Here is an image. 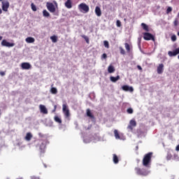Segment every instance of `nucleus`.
Returning <instances> with one entry per match:
<instances>
[{
	"label": "nucleus",
	"mask_w": 179,
	"mask_h": 179,
	"mask_svg": "<svg viewBox=\"0 0 179 179\" xmlns=\"http://www.w3.org/2000/svg\"><path fill=\"white\" fill-rule=\"evenodd\" d=\"M1 45L2 47H8V48H10V47H15V43H9L8 42V41H6V39L3 40L1 41Z\"/></svg>",
	"instance_id": "8"
},
{
	"label": "nucleus",
	"mask_w": 179,
	"mask_h": 179,
	"mask_svg": "<svg viewBox=\"0 0 179 179\" xmlns=\"http://www.w3.org/2000/svg\"><path fill=\"white\" fill-rule=\"evenodd\" d=\"M173 11V8L171 7H168L166 9V15H169V13H170V12Z\"/></svg>",
	"instance_id": "35"
},
{
	"label": "nucleus",
	"mask_w": 179,
	"mask_h": 179,
	"mask_svg": "<svg viewBox=\"0 0 179 179\" xmlns=\"http://www.w3.org/2000/svg\"><path fill=\"white\" fill-rule=\"evenodd\" d=\"M171 157H173V155H171L170 153H168L166 156L167 160H171Z\"/></svg>",
	"instance_id": "39"
},
{
	"label": "nucleus",
	"mask_w": 179,
	"mask_h": 179,
	"mask_svg": "<svg viewBox=\"0 0 179 179\" xmlns=\"http://www.w3.org/2000/svg\"><path fill=\"white\" fill-rule=\"evenodd\" d=\"M2 1H3V0H0V2H2Z\"/></svg>",
	"instance_id": "52"
},
{
	"label": "nucleus",
	"mask_w": 179,
	"mask_h": 179,
	"mask_svg": "<svg viewBox=\"0 0 179 179\" xmlns=\"http://www.w3.org/2000/svg\"><path fill=\"white\" fill-rule=\"evenodd\" d=\"M78 9L83 13H87V12L90 10L89 6L85 3H81L80 5H78Z\"/></svg>",
	"instance_id": "3"
},
{
	"label": "nucleus",
	"mask_w": 179,
	"mask_h": 179,
	"mask_svg": "<svg viewBox=\"0 0 179 179\" xmlns=\"http://www.w3.org/2000/svg\"><path fill=\"white\" fill-rule=\"evenodd\" d=\"M120 54H122V55H125V50H124L122 47H120Z\"/></svg>",
	"instance_id": "36"
},
{
	"label": "nucleus",
	"mask_w": 179,
	"mask_h": 179,
	"mask_svg": "<svg viewBox=\"0 0 179 179\" xmlns=\"http://www.w3.org/2000/svg\"><path fill=\"white\" fill-rule=\"evenodd\" d=\"M95 15H96L98 17H100V16H101V8H100L99 6L95 7Z\"/></svg>",
	"instance_id": "15"
},
{
	"label": "nucleus",
	"mask_w": 179,
	"mask_h": 179,
	"mask_svg": "<svg viewBox=\"0 0 179 179\" xmlns=\"http://www.w3.org/2000/svg\"><path fill=\"white\" fill-rule=\"evenodd\" d=\"M39 108H40V111H41V113H42V114H48V110H47V108H45V106L40 105Z\"/></svg>",
	"instance_id": "13"
},
{
	"label": "nucleus",
	"mask_w": 179,
	"mask_h": 179,
	"mask_svg": "<svg viewBox=\"0 0 179 179\" xmlns=\"http://www.w3.org/2000/svg\"><path fill=\"white\" fill-rule=\"evenodd\" d=\"M108 73H114L115 72V68L112 64L109 65L108 67Z\"/></svg>",
	"instance_id": "18"
},
{
	"label": "nucleus",
	"mask_w": 179,
	"mask_h": 179,
	"mask_svg": "<svg viewBox=\"0 0 179 179\" xmlns=\"http://www.w3.org/2000/svg\"><path fill=\"white\" fill-rule=\"evenodd\" d=\"M1 76H5V71H0Z\"/></svg>",
	"instance_id": "43"
},
{
	"label": "nucleus",
	"mask_w": 179,
	"mask_h": 179,
	"mask_svg": "<svg viewBox=\"0 0 179 179\" xmlns=\"http://www.w3.org/2000/svg\"><path fill=\"white\" fill-rule=\"evenodd\" d=\"M50 93H52V94H57V93H58V90H57L56 87H52L50 89Z\"/></svg>",
	"instance_id": "27"
},
{
	"label": "nucleus",
	"mask_w": 179,
	"mask_h": 179,
	"mask_svg": "<svg viewBox=\"0 0 179 179\" xmlns=\"http://www.w3.org/2000/svg\"><path fill=\"white\" fill-rule=\"evenodd\" d=\"M103 45L106 48H110V43L107 41H103Z\"/></svg>",
	"instance_id": "33"
},
{
	"label": "nucleus",
	"mask_w": 179,
	"mask_h": 179,
	"mask_svg": "<svg viewBox=\"0 0 179 179\" xmlns=\"http://www.w3.org/2000/svg\"><path fill=\"white\" fill-rule=\"evenodd\" d=\"M178 59H179V55L178 56Z\"/></svg>",
	"instance_id": "53"
},
{
	"label": "nucleus",
	"mask_w": 179,
	"mask_h": 179,
	"mask_svg": "<svg viewBox=\"0 0 179 179\" xmlns=\"http://www.w3.org/2000/svg\"><path fill=\"white\" fill-rule=\"evenodd\" d=\"M101 59H107V54L103 53V54L101 55Z\"/></svg>",
	"instance_id": "40"
},
{
	"label": "nucleus",
	"mask_w": 179,
	"mask_h": 179,
	"mask_svg": "<svg viewBox=\"0 0 179 179\" xmlns=\"http://www.w3.org/2000/svg\"><path fill=\"white\" fill-rule=\"evenodd\" d=\"M50 40L53 42V43H57V41H58V36L54 35L50 36Z\"/></svg>",
	"instance_id": "23"
},
{
	"label": "nucleus",
	"mask_w": 179,
	"mask_h": 179,
	"mask_svg": "<svg viewBox=\"0 0 179 179\" xmlns=\"http://www.w3.org/2000/svg\"><path fill=\"white\" fill-rule=\"evenodd\" d=\"M57 111V105L54 106V109L52 110V113H55Z\"/></svg>",
	"instance_id": "42"
},
{
	"label": "nucleus",
	"mask_w": 179,
	"mask_h": 179,
	"mask_svg": "<svg viewBox=\"0 0 179 179\" xmlns=\"http://www.w3.org/2000/svg\"><path fill=\"white\" fill-rule=\"evenodd\" d=\"M135 127H136V121H135V120L134 119L131 120L129 122V124L127 127L128 129H130L131 131H132V129H134Z\"/></svg>",
	"instance_id": "9"
},
{
	"label": "nucleus",
	"mask_w": 179,
	"mask_h": 179,
	"mask_svg": "<svg viewBox=\"0 0 179 179\" xmlns=\"http://www.w3.org/2000/svg\"><path fill=\"white\" fill-rule=\"evenodd\" d=\"M43 15L44 17H49L50 13H48V11H47V10H43Z\"/></svg>",
	"instance_id": "29"
},
{
	"label": "nucleus",
	"mask_w": 179,
	"mask_h": 179,
	"mask_svg": "<svg viewBox=\"0 0 179 179\" xmlns=\"http://www.w3.org/2000/svg\"><path fill=\"white\" fill-rule=\"evenodd\" d=\"M31 8L34 12L37 11V7H36V5H34V3H31Z\"/></svg>",
	"instance_id": "31"
},
{
	"label": "nucleus",
	"mask_w": 179,
	"mask_h": 179,
	"mask_svg": "<svg viewBox=\"0 0 179 179\" xmlns=\"http://www.w3.org/2000/svg\"><path fill=\"white\" fill-rule=\"evenodd\" d=\"M152 156H153V152H148L144 155L143 159V166H144V167H150Z\"/></svg>",
	"instance_id": "1"
},
{
	"label": "nucleus",
	"mask_w": 179,
	"mask_h": 179,
	"mask_svg": "<svg viewBox=\"0 0 179 179\" xmlns=\"http://www.w3.org/2000/svg\"><path fill=\"white\" fill-rule=\"evenodd\" d=\"M1 40H2V36H0V41H1Z\"/></svg>",
	"instance_id": "50"
},
{
	"label": "nucleus",
	"mask_w": 179,
	"mask_h": 179,
	"mask_svg": "<svg viewBox=\"0 0 179 179\" xmlns=\"http://www.w3.org/2000/svg\"><path fill=\"white\" fill-rule=\"evenodd\" d=\"M64 5L67 9H71L72 8V1L71 0H67Z\"/></svg>",
	"instance_id": "19"
},
{
	"label": "nucleus",
	"mask_w": 179,
	"mask_h": 179,
	"mask_svg": "<svg viewBox=\"0 0 179 179\" xmlns=\"http://www.w3.org/2000/svg\"><path fill=\"white\" fill-rule=\"evenodd\" d=\"M113 163L115 164H118L120 160L118 159V156H117V155L113 154Z\"/></svg>",
	"instance_id": "22"
},
{
	"label": "nucleus",
	"mask_w": 179,
	"mask_h": 179,
	"mask_svg": "<svg viewBox=\"0 0 179 179\" xmlns=\"http://www.w3.org/2000/svg\"><path fill=\"white\" fill-rule=\"evenodd\" d=\"M179 24V19L178 17L175 18V20L173 21V26L175 27H177V26Z\"/></svg>",
	"instance_id": "30"
},
{
	"label": "nucleus",
	"mask_w": 179,
	"mask_h": 179,
	"mask_svg": "<svg viewBox=\"0 0 179 179\" xmlns=\"http://www.w3.org/2000/svg\"><path fill=\"white\" fill-rule=\"evenodd\" d=\"M81 37L85 40L87 44H89V37L86 36V35H82Z\"/></svg>",
	"instance_id": "32"
},
{
	"label": "nucleus",
	"mask_w": 179,
	"mask_h": 179,
	"mask_svg": "<svg viewBox=\"0 0 179 179\" xmlns=\"http://www.w3.org/2000/svg\"><path fill=\"white\" fill-rule=\"evenodd\" d=\"M1 4L2 10H3V12H8V9H9L10 6L9 1L8 0L2 1Z\"/></svg>",
	"instance_id": "5"
},
{
	"label": "nucleus",
	"mask_w": 179,
	"mask_h": 179,
	"mask_svg": "<svg viewBox=\"0 0 179 179\" xmlns=\"http://www.w3.org/2000/svg\"><path fill=\"white\" fill-rule=\"evenodd\" d=\"M25 41H26V43H28L29 44H31V43H34V41H36V39L33 37L29 36L25 39Z\"/></svg>",
	"instance_id": "17"
},
{
	"label": "nucleus",
	"mask_w": 179,
	"mask_h": 179,
	"mask_svg": "<svg viewBox=\"0 0 179 179\" xmlns=\"http://www.w3.org/2000/svg\"><path fill=\"white\" fill-rule=\"evenodd\" d=\"M31 138H33V134H31V133L30 132L27 133L25 136V141H27L29 142L31 141Z\"/></svg>",
	"instance_id": "21"
},
{
	"label": "nucleus",
	"mask_w": 179,
	"mask_h": 179,
	"mask_svg": "<svg viewBox=\"0 0 179 179\" xmlns=\"http://www.w3.org/2000/svg\"><path fill=\"white\" fill-rule=\"evenodd\" d=\"M141 26H142L143 30H145V31H149V27L146 24L142 23Z\"/></svg>",
	"instance_id": "25"
},
{
	"label": "nucleus",
	"mask_w": 179,
	"mask_h": 179,
	"mask_svg": "<svg viewBox=\"0 0 179 179\" xmlns=\"http://www.w3.org/2000/svg\"><path fill=\"white\" fill-rule=\"evenodd\" d=\"M56 8H58V3H57V1H53Z\"/></svg>",
	"instance_id": "46"
},
{
	"label": "nucleus",
	"mask_w": 179,
	"mask_h": 179,
	"mask_svg": "<svg viewBox=\"0 0 179 179\" xmlns=\"http://www.w3.org/2000/svg\"><path fill=\"white\" fill-rule=\"evenodd\" d=\"M54 120L55 122H58V124H62V120H61V118H59V117L56 115L55 116Z\"/></svg>",
	"instance_id": "24"
},
{
	"label": "nucleus",
	"mask_w": 179,
	"mask_h": 179,
	"mask_svg": "<svg viewBox=\"0 0 179 179\" xmlns=\"http://www.w3.org/2000/svg\"><path fill=\"white\" fill-rule=\"evenodd\" d=\"M21 68L26 70L31 69V64L29 62H23L21 64Z\"/></svg>",
	"instance_id": "10"
},
{
	"label": "nucleus",
	"mask_w": 179,
	"mask_h": 179,
	"mask_svg": "<svg viewBox=\"0 0 179 179\" xmlns=\"http://www.w3.org/2000/svg\"><path fill=\"white\" fill-rule=\"evenodd\" d=\"M127 113L128 114H134V109H132V108H129L127 110Z\"/></svg>",
	"instance_id": "34"
},
{
	"label": "nucleus",
	"mask_w": 179,
	"mask_h": 179,
	"mask_svg": "<svg viewBox=\"0 0 179 179\" xmlns=\"http://www.w3.org/2000/svg\"><path fill=\"white\" fill-rule=\"evenodd\" d=\"M171 41H177V36L176 35H173L171 37Z\"/></svg>",
	"instance_id": "38"
},
{
	"label": "nucleus",
	"mask_w": 179,
	"mask_h": 179,
	"mask_svg": "<svg viewBox=\"0 0 179 179\" xmlns=\"http://www.w3.org/2000/svg\"><path fill=\"white\" fill-rule=\"evenodd\" d=\"M124 47H125L127 52H131V46L129 45V44H128V43H124Z\"/></svg>",
	"instance_id": "26"
},
{
	"label": "nucleus",
	"mask_w": 179,
	"mask_h": 179,
	"mask_svg": "<svg viewBox=\"0 0 179 179\" xmlns=\"http://www.w3.org/2000/svg\"><path fill=\"white\" fill-rule=\"evenodd\" d=\"M135 171L138 176H143L144 177L149 174V171L148 170L145 169H141L139 167H136Z\"/></svg>",
	"instance_id": "2"
},
{
	"label": "nucleus",
	"mask_w": 179,
	"mask_h": 179,
	"mask_svg": "<svg viewBox=\"0 0 179 179\" xmlns=\"http://www.w3.org/2000/svg\"><path fill=\"white\" fill-rule=\"evenodd\" d=\"M44 149H45L44 145H43V147L41 145L40 147L41 153H44Z\"/></svg>",
	"instance_id": "41"
},
{
	"label": "nucleus",
	"mask_w": 179,
	"mask_h": 179,
	"mask_svg": "<svg viewBox=\"0 0 179 179\" xmlns=\"http://www.w3.org/2000/svg\"><path fill=\"white\" fill-rule=\"evenodd\" d=\"M38 136H40V138H43V136H44V135H43V134H41V133H39Z\"/></svg>",
	"instance_id": "45"
},
{
	"label": "nucleus",
	"mask_w": 179,
	"mask_h": 179,
	"mask_svg": "<svg viewBox=\"0 0 179 179\" xmlns=\"http://www.w3.org/2000/svg\"><path fill=\"white\" fill-rule=\"evenodd\" d=\"M178 54H179V48H176L173 51H169L168 52V55L169 57H176V55H178Z\"/></svg>",
	"instance_id": "11"
},
{
	"label": "nucleus",
	"mask_w": 179,
	"mask_h": 179,
	"mask_svg": "<svg viewBox=\"0 0 179 179\" xmlns=\"http://www.w3.org/2000/svg\"><path fill=\"white\" fill-rule=\"evenodd\" d=\"M0 115H1V109H0Z\"/></svg>",
	"instance_id": "54"
},
{
	"label": "nucleus",
	"mask_w": 179,
	"mask_h": 179,
	"mask_svg": "<svg viewBox=\"0 0 179 179\" xmlns=\"http://www.w3.org/2000/svg\"><path fill=\"white\" fill-rule=\"evenodd\" d=\"M143 38L146 41H149L152 40V41H155V36H153L152 34L148 33V32H145L143 33Z\"/></svg>",
	"instance_id": "4"
},
{
	"label": "nucleus",
	"mask_w": 179,
	"mask_h": 179,
	"mask_svg": "<svg viewBox=\"0 0 179 179\" xmlns=\"http://www.w3.org/2000/svg\"><path fill=\"white\" fill-rule=\"evenodd\" d=\"M137 68L139 71H142V67L141 66H137Z\"/></svg>",
	"instance_id": "44"
},
{
	"label": "nucleus",
	"mask_w": 179,
	"mask_h": 179,
	"mask_svg": "<svg viewBox=\"0 0 179 179\" xmlns=\"http://www.w3.org/2000/svg\"><path fill=\"white\" fill-rule=\"evenodd\" d=\"M176 150L179 151V144L176 146Z\"/></svg>",
	"instance_id": "47"
},
{
	"label": "nucleus",
	"mask_w": 179,
	"mask_h": 179,
	"mask_svg": "<svg viewBox=\"0 0 179 179\" xmlns=\"http://www.w3.org/2000/svg\"><path fill=\"white\" fill-rule=\"evenodd\" d=\"M63 107V113L66 118H69L71 117V113H69V109L68 108V106L65 103L62 105Z\"/></svg>",
	"instance_id": "6"
},
{
	"label": "nucleus",
	"mask_w": 179,
	"mask_h": 179,
	"mask_svg": "<svg viewBox=\"0 0 179 179\" xmlns=\"http://www.w3.org/2000/svg\"><path fill=\"white\" fill-rule=\"evenodd\" d=\"M122 90L124 92H134V87H129L128 85H123L122 87Z\"/></svg>",
	"instance_id": "14"
},
{
	"label": "nucleus",
	"mask_w": 179,
	"mask_h": 179,
	"mask_svg": "<svg viewBox=\"0 0 179 179\" xmlns=\"http://www.w3.org/2000/svg\"><path fill=\"white\" fill-rule=\"evenodd\" d=\"M163 71H164V64H159L157 69V72L159 73V75L163 73Z\"/></svg>",
	"instance_id": "12"
},
{
	"label": "nucleus",
	"mask_w": 179,
	"mask_h": 179,
	"mask_svg": "<svg viewBox=\"0 0 179 179\" xmlns=\"http://www.w3.org/2000/svg\"><path fill=\"white\" fill-rule=\"evenodd\" d=\"M114 134H115V139H120L121 137L120 136L118 130H117V129L114 130Z\"/></svg>",
	"instance_id": "28"
},
{
	"label": "nucleus",
	"mask_w": 179,
	"mask_h": 179,
	"mask_svg": "<svg viewBox=\"0 0 179 179\" xmlns=\"http://www.w3.org/2000/svg\"><path fill=\"white\" fill-rule=\"evenodd\" d=\"M47 9L50 12V13H55V6L52 3L48 2L46 3Z\"/></svg>",
	"instance_id": "7"
},
{
	"label": "nucleus",
	"mask_w": 179,
	"mask_h": 179,
	"mask_svg": "<svg viewBox=\"0 0 179 179\" xmlns=\"http://www.w3.org/2000/svg\"><path fill=\"white\" fill-rule=\"evenodd\" d=\"M177 17H178V18H179V11H178V13Z\"/></svg>",
	"instance_id": "49"
},
{
	"label": "nucleus",
	"mask_w": 179,
	"mask_h": 179,
	"mask_svg": "<svg viewBox=\"0 0 179 179\" xmlns=\"http://www.w3.org/2000/svg\"><path fill=\"white\" fill-rule=\"evenodd\" d=\"M116 25H117V27H121L122 24H121V21H120V20H117L116 21Z\"/></svg>",
	"instance_id": "37"
},
{
	"label": "nucleus",
	"mask_w": 179,
	"mask_h": 179,
	"mask_svg": "<svg viewBox=\"0 0 179 179\" xmlns=\"http://www.w3.org/2000/svg\"><path fill=\"white\" fill-rule=\"evenodd\" d=\"M178 36H179V31L178 32Z\"/></svg>",
	"instance_id": "51"
},
{
	"label": "nucleus",
	"mask_w": 179,
	"mask_h": 179,
	"mask_svg": "<svg viewBox=\"0 0 179 179\" xmlns=\"http://www.w3.org/2000/svg\"><path fill=\"white\" fill-rule=\"evenodd\" d=\"M2 13V9L0 8V15Z\"/></svg>",
	"instance_id": "48"
},
{
	"label": "nucleus",
	"mask_w": 179,
	"mask_h": 179,
	"mask_svg": "<svg viewBox=\"0 0 179 179\" xmlns=\"http://www.w3.org/2000/svg\"><path fill=\"white\" fill-rule=\"evenodd\" d=\"M86 114L87 117L92 118V120H94V115H93V113H92V110H90V108L87 109Z\"/></svg>",
	"instance_id": "16"
},
{
	"label": "nucleus",
	"mask_w": 179,
	"mask_h": 179,
	"mask_svg": "<svg viewBox=\"0 0 179 179\" xmlns=\"http://www.w3.org/2000/svg\"><path fill=\"white\" fill-rule=\"evenodd\" d=\"M120 76H117L116 77H114V76L110 77V80L113 83H115V82H117V80H120Z\"/></svg>",
	"instance_id": "20"
}]
</instances>
